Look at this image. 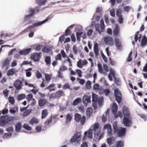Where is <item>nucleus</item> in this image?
<instances>
[{"label":"nucleus","instance_id":"4be33fe9","mask_svg":"<svg viewBox=\"0 0 147 147\" xmlns=\"http://www.w3.org/2000/svg\"><path fill=\"white\" fill-rule=\"evenodd\" d=\"M47 102L45 99H40L38 101L39 106L40 107L44 106Z\"/></svg>","mask_w":147,"mask_h":147},{"label":"nucleus","instance_id":"a211bd4d","mask_svg":"<svg viewBox=\"0 0 147 147\" xmlns=\"http://www.w3.org/2000/svg\"><path fill=\"white\" fill-rule=\"evenodd\" d=\"M115 45L118 49H120L121 47V42L120 39L118 38L115 39Z\"/></svg>","mask_w":147,"mask_h":147},{"label":"nucleus","instance_id":"9d476101","mask_svg":"<svg viewBox=\"0 0 147 147\" xmlns=\"http://www.w3.org/2000/svg\"><path fill=\"white\" fill-rule=\"evenodd\" d=\"M104 41L107 44L112 46L113 44V40L112 37L110 36L104 37Z\"/></svg>","mask_w":147,"mask_h":147},{"label":"nucleus","instance_id":"4c0bfd02","mask_svg":"<svg viewBox=\"0 0 147 147\" xmlns=\"http://www.w3.org/2000/svg\"><path fill=\"white\" fill-rule=\"evenodd\" d=\"M52 116H51L50 118L48 119L45 121V124L46 126H48L51 123L52 121Z\"/></svg>","mask_w":147,"mask_h":147},{"label":"nucleus","instance_id":"4468645a","mask_svg":"<svg viewBox=\"0 0 147 147\" xmlns=\"http://www.w3.org/2000/svg\"><path fill=\"white\" fill-rule=\"evenodd\" d=\"M80 135L79 133L78 132L76 133L71 139V142H74L75 141H77L78 143V141H80V140L78 139L80 138Z\"/></svg>","mask_w":147,"mask_h":147},{"label":"nucleus","instance_id":"9b49d317","mask_svg":"<svg viewBox=\"0 0 147 147\" xmlns=\"http://www.w3.org/2000/svg\"><path fill=\"white\" fill-rule=\"evenodd\" d=\"M122 12V11L121 9H119L117 10L116 13V15L119 17V21L120 23H122L123 22V19L121 14Z\"/></svg>","mask_w":147,"mask_h":147},{"label":"nucleus","instance_id":"dca6fc26","mask_svg":"<svg viewBox=\"0 0 147 147\" xmlns=\"http://www.w3.org/2000/svg\"><path fill=\"white\" fill-rule=\"evenodd\" d=\"M124 117H131L129 109L127 107H124L123 110Z\"/></svg>","mask_w":147,"mask_h":147},{"label":"nucleus","instance_id":"39448f33","mask_svg":"<svg viewBox=\"0 0 147 147\" xmlns=\"http://www.w3.org/2000/svg\"><path fill=\"white\" fill-rule=\"evenodd\" d=\"M116 101L120 103L121 100L122 95L120 91L118 89H116L114 91Z\"/></svg>","mask_w":147,"mask_h":147},{"label":"nucleus","instance_id":"2f4dec72","mask_svg":"<svg viewBox=\"0 0 147 147\" xmlns=\"http://www.w3.org/2000/svg\"><path fill=\"white\" fill-rule=\"evenodd\" d=\"M55 87V85L54 84H50L48 87L45 88V89H48L50 90V92H51L52 91L55 90V89L54 88Z\"/></svg>","mask_w":147,"mask_h":147},{"label":"nucleus","instance_id":"ea45409f","mask_svg":"<svg viewBox=\"0 0 147 147\" xmlns=\"http://www.w3.org/2000/svg\"><path fill=\"white\" fill-rule=\"evenodd\" d=\"M92 101L93 102H96L97 101L98 96L94 93L92 94Z\"/></svg>","mask_w":147,"mask_h":147},{"label":"nucleus","instance_id":"7c9ffc66","mask_svg":"<svg viewBox=\"0 0 147 147\" xmlns=\"http://www.w3.org/2000/svg\"><path fill=\"white\" fill-rule=\"evenodd\" d=\"M96 31L98 32L99 34H101L102 32H103L104 30H102L100 25L98 24H96L95 25Z\"/></svg>","mask_w":147,"mask_h":147},{"label":"nucleus","instance_id":"79ce46f5","mask_svg":"<svg viewBox=\"0 0 147 147\" xmlns=\"http://www.w3.org/2000/svg\"><path fill=\"white\" fill-rule=\"evenodd\" d=\"M42 51L44 53H49L51 51V50L50 48H48L47 47H44L42 50Z\"/></svg>","mask_w":147,"mask_h":147},{"label":"nucleus","instance_id":"f8f14e48","mask_svg":"<svg viewBox=\"0 0 147 147\" xmlns=\"http://www.w3.org/2000/svg\"><path fill=\"white\" fill-rule=\"evenodd\" d=\"M88 63V62L86 59H84L83 61L80 59L77 62V66L80 68H82L84 65H86Z\"/></svg>","mask_w":147,"mask_h":147},{"label":"nucleus","instance_id":"774afa93","mask_svg":"<svg viewBox=\"0 0 147 147\" xmlns=\"http://www.w3.org/2000/svg\"><path fill=\"white\" fill-rule=\"evenodd\" d=\"M131 7H130L129 6H126L124 7V10L125 11H127V12L130 10Z\"/></svg>","mask_w":147,"mask_h":147},{"label":"nucleus","instance_id":"052dcab7","mask_svg":"<svg viewBox=\"0 0 147 147\" xmlns=\"http://www.w3.org/2000/svg\"><path fill=\"white\" fill-rule=\"evenodd\" d=\"M33 96L32 94H30L27 96L26 99L28 101L31 100L33 97Z\"/></svg>","mask_w":147,"mask_h":147},{"label":"nucleus","instance_id":"7ed1b4c3","mask_svg":"<svg viewBox=\"0 0 147 147\" xmlns=\"http://www.w3.org/2000/svg\"><path fill=\"white\" fill-rule=\"evenodd\" d=\"M86 118L84 116L82 117L81 115L78 113H76L74 115V120L76 122H80L82 125H83L85 122Z\"/></svg>","mask_w":147,"mask_h":147},{"label":"nucleus","instance_id":"de8ad7c7","mask_svg":"<svg viewBox=\"0 0 147 147\" xmlns=\"http://www.w3.org/2000/svg\"><path fill=\"white\" fill-rule=\"evenodd\" d=\"M32 110L30 109L26 110L23 113V115L24 117L26 116L31 112Z\"/></svg>","mask_w":147,"mask_h":147},{"label":"nucleus","instance_id":"5701e85b","mask_svg":"<svg viewBox=\"0 0 147 147\" xmlns=\"http://www.w3.org/2000/svg\"><path fill=\"white\" fill-rule=\"evenodd\" d=\"M49 114L48 110L47 109L43 110L41 112V118L42 119L45 118Z\"/></svg>","mask_w":147,"mask_h":147},{"label":"nucleus","instance_id":"2eb2a0df","mask_svg":"<svg viewBox=\"0 0 147 147\" xmlns=\"http://www.w3.org/2000/svg\"><path fill=\"white\" fill-rule=\"evenodd\" d=\"M40 57V55L37 53H34L31 56V58L35 61L39 60Z\"/></svg>","mask_w":147,"mask_h":147},{"label":"nucleus","instance_id":"1a4fd4ad","mask_svg":"<svg viewBox=\"0 0 147 147\" xmlns=\"http://www.w3.org/2000/svg\"><path fill=\"white\" fill-rule=\"evenodd\" d=\"M107 129V135L110 137L112 135L111 127L110 125L106 124L103 127V129Z\"/></svg>","mask_w":147,"mask_h":147},{"label":"nucleus","instance_id":"09e8293b","mask_svg":"<svg viewBox=\"0 0 147 147\" xmlns=\"http://www.w3.org/2000/svg\"><path fill=\"white\" fill-rule=\"evenodd\" d=\"M100 27L101 28L102 30H104L105 29V24L104 23V21L103 19L100 20Z\"/></svg>","mask_w":147,"mask_h":147},{"label":"nucleus","instance_id":"864d4df0","mask_svg":"<svg viewBox=\"0 0 147 147\" xmlns=\"http://www.w3.org/2000/svg\"><path fill=\"white\" fill-rule=\"evenodd\" d=\"M46 81L48 82H49L51 79V77L49 74H45Z\"/></svg>","mask_w":147,"mask_h":147},{"label":"nucleus","instance_id":"5fc2aeb1","mask_svg":"<svg viewBox=\"0 0 147 147\" xmlns=\"http://www.w3.org/2000/svg\"><path fill=\"white\" fill-rule=\"evenodd\" d=\"M88 137L89 138H91L92 137V130L90 129L88 133Z\"/></svg>","mask_w":147,"mask_h":147},{"label":"nucleus","instance_id":"bb28decb","mask_svg":"<svg viewBox=\"0 0 147 147\" xmlns=\"http://www.w3.org/2000/svg\"><path fill=\"white\" fill-rule=\"evenodd\" d=\"M81 102L82 99L81 98H77L72 103V105L74 106H76V105H78Z\"/></svg>","mask_w":147,"mask_h":147},{"label":"nucleus","instance_id":"ddd939ff","mask_svg":"<svg viewBox=\"0 0 147 147\" xmlns=\"http://www.w3.org/2000/svg\"><path fill=\"white\" fill-rule=\"evenodd\" d=\"M83 102L85 106H86L88 103L91 102L90 97L84 95L83 98Z\"/></svg>","mask_w":147,"mask_h":147},{"label":"nucleus","instance_id":"b1692460","mask_svg":"<svg viewBox=\"0 0 147 147\" xmlns=\"http://www.w3.org/2000/svg\"><path fill=\"white\" fill-rule=\"evenodd\" d=\"M74 26V25H72L69 26L66 29L65 31V35L66 36L70 35L71 33L70 28H72Z\"/></svg>","mask_w":147,"mask_h":147},{"label":"nucleus","instance_id":"f704fd0d","mask_svg":"<svg viewBox=\"0 0 147 147\" xmlns=\"http://www.w3.org/2000/svg\"><path fill=\"white\" fill-rule=\"evenodd\" d=\"M22 127V125L21 123L20 122H18L15 125V130L16 131H20Z\"/></svg>","mask_w":147,"mask_h":147},{"label":"nucleus","instance_id":"e433bc0d","mask_svg":"<svg viewBox=\"0 0 147 147\" xmlns=\"http://www.w3.org/2000/svg\"><path fill=\"white\" fill-rule=\"evenodd\" d=\"M45 61L47 65H50L51 63V59L50 57H46L45 58Z\"/></svg>","mask_w":147,"mask_h":147},{"label":"nucleus","instance_id":"c85d7f7f","mask_svg":"<svg viewBox=\"0 0 147 147\" xmlns=\"http://www.w3.org/2000/svg\"><path fill=\"white\" fill-rule=\"evenodd\" d=\"M16 72V70L14 68H12L8 71L7 75L8 76H13Z\"/></svg>","mask_w":147,"mask_h":147},{"label":"nucleus","instance_id":"aec40b11","mask_svg":"<svg viewBox=\"0 0 147 147\" xmlns=\"http://www.w3.org/2000/svg\"><path fill=\"white\" fill-rule=\"evenodd\" d=\"M31 50V48H29L24 50H21L19 52V53L20 55H26L29 54Z\"/></svg>","mask_w":147,"mask_h":147},{"label":"nucleus","instance_id":"4d7b16f0","mask_svg":"<svg viewBox=\"0 0 147 147\" xmlns=\"http://www.w3.org/2000/svg\"><path fill=\"white\" fill-rule=\"evenodd\" d=\"M110 72L109 74L112 75L113 78L115 77V72L114 70L112 68L110 69Z\"/></svg>","mask_w":147,"mask_h":147},{"label":"nucleus","instance_id":"a878e982","mask_svg":"<svg viewBox=\"0 0 147 147\" xmlns=\"http://www.w3.org/2000/svg\"><path fill=\"white\" fill-rule=\"evenodd\" d=\"M117 110V106L115 103H113L112 107V112L115 115Z\"/></svg>","mask_w":147,"mask_h":147},{"label":"nucleus","instance_id":"423d86ee","mask_svg":"<svg viewBox=\"0 0 147 147\" xmlns=\"http://www.w3.org/2000/svg\"><path fill=\"white\" fill-rule=\"evenodd\" d=\"M99 125L98 123H96L93 125V129L94 131V134L96 137H98L100 134L101 129L99 127Z\"/></svg>","mask_w":147,"mask_h":147},{"label":"nucleus","instance_id":"e2e57ef3","mask_svg":"<svg viewBox=\"0 0 147 147\" xmlns=\"http://www.w3.org/2000/svg\"><path fill=\"white\" fill-rule=\"evenodd\" d=\"M76 72L79 77H81L82 76V72L80 70L78 69L76 71Z\"/></svg>","mask_w":147,"mask_h":147},{"label":"nucleus","instance_id":"338daca9","mask_svg":"<svg viewBox=\"0 0 147 147\" xmlns=\"http://www.w3.org/2000/svg\"><path fill=\"white\" fill-rule=\"evenodd\" d=\"M36 76L38 78H40L42 76V75L41 73L38 71H37L36 73Z\"/></svg>","mask_w":147,"mask_h":147},{"label":"nucleus","instance_id":"cd10ccee","mask_svg":"<svg viewBox=\"0 0 147 147\" xmlns=\"http://www.w3.org/2000/svg\"><path fill=\"white\" fill-rule=\"evenodd\" d=\"M93 112V109L91 107L88 108L86 112V115L88 117H89L92 115Z\"/></svg>","mask_w":147,"mask_h":147},{"label":"nucleus","instance_id":"0eeeda50","mask_svg":"<svg viewBox=\"0 0 147 147\" xmlns=\"http://www.w3.org/2000/svg\"><path fill=\"white\" fill-rule=\"evenodd\" d=\"M132 118L131 117H124L123 120V123L124 125L127 127H129L131 123Z\"/></svg>","mask_w":147,"mask_h":147},{"label":"nucleus","instance_id":"c756f323","mask_svg":"<svg viewBox=\"0 0 147 147\" xmlns=\"http://www.w3.org/2000/svg\"><path fill=\"white\" fill-rule=\"evenodd\" d=\"M94 50L96 55H97L98 54L99 50L98 44L96 43H94Z\"/></svg>","mask_w":147,"mask_h":147},{"label":"nucleus","instance_id":"a18cd8bd","mask_svg":"<svg viewBox=\"0 0 147 147\" xmlns=\"http://www.w3.org/2000/svg\"><path fill=\"white\" fill-rule=\"evenodd\" d=\"M26 97V95L24 94H20L18 96V100H20L23 99L25 98Z\"/></svg>","mask_w":147,"mask_h":147},{"label":"nucleus","instance_id":"3c124183","mask_svg":"<svg viewBox=\"0 0 147 147\" xmlns=\"http://www.w3.org/2000/svg\"><path fill=\"white\" fill-rule=\"evenodd\" d=\"M23 127L28 130H30L31 129V127L28 124H24L23 126Z\"/></svg>","mask_w":147,"mask_h":147},{"label":"nucleus","instance_id":"a19ab883","mask_svg":"<svg viewBox=\"0 0 147 147\" xmlns=\"http://www.w3.org/2000/svg\"><path fill=\"white\" fill-rule=\"evenodd\" d=\"M38 122V120L34 117L32 118L30 121L29 123L30 124L36 123Z\"/></svg>","mask_w":147,"mask_h":147},{"label":"nucleus","instance_id":"49530a36","mask_svg":"<svg viewBox=\"0 0 147 147\" xmlns=\"http://www.w3.org/2000/svg\"><path fill=\"white\" fill-rule=\"evenodd\" d=\"M9 102L12 105H14L15 103V100L12 96H9L8 98Z\"/></svg>","mask_w":147,"mask_h":147},{"label":"nucleus","instance_id":"6e6552de","mask_svg":"<svg viewBox=\"0 0 147 147\" xmlns=\"http://www.w3.org/2000/svg\"><path fill=\"white\" fill-rule=\"evenodd\" d=\"M14 86L17 90H20L22 88L23 85L22 81L19 80H16L13 84Z\"/></svg>","mask_w":147,"mask_h":147},{"label":"nucleus","instance_id":"bf43d9fd","mask_svg":"<svg viewBox=\"0 0 147 147\" xmlns=\"http://www.w3.org/2000/svg\"><path fill=\"white\" fill-rule=\"evenodd\" d=\"M77 81L79 82L80 84L82 85L85 82V81L84 80L80 79L78 78H77Z\"/></svg>","mask_w":147,"mask_h":147},{"label":"nucleus","instance_id":"37998d69","mask_svg":"<svg viewBox=\"0 0 147 147\" xmlns=\"http://www.w3.org/2000/svg\"><path fill=\"white\" fill-rule=\"evenodd\" d=\"M97 66L99 72L101 74H103L104 72L103 71L102 65L100 63H98Z\"/></svg>","mask_w":147,"mask_h":147},{"label":"nucleus","instance_id":"58836bf2","mask_svg":"<svg viewBox=\"0 0 147 147\" xmlns=\"http://www.w3.org/2000/svg\"><path fill=\"white\" fill-rule=\"evenodd\" d=\"M124 146V142L123 140L118 141L116 147H123Z\"/></svg>","mask_w":147,"mask_h":147},{"label":"nucleus","instance_id":"6ab92c4d","mask_svg":"<svg viewBox=\"0 0 147 147\" xmlns=\"http://www.w3.org/2000/svg\"><path fill=\"white\" fill-rule=\"evenodd\" d=\"M73 118V115L72 114H68L66 116L65 123L66 124L70 123L72 120Z\"/></svg>","mask_w":147,"mask_h":147},{"label":"nucleus","instance_id":"20e7f679","mask_svg":"<svg viewBox=\"0 0 147 147\" xmlns=\"http://www.w3.org/2000/svg\"><path fill=\"white\" fill-rule=\"evenodd\" d=\"M126 129L125 128L120 127L116 130V131L114 133V134H116L117 136L121 137L123 136H125V134Z\"/></svg>","mask_w":147,"mask_h":147},{"label":"nucleus","instance_id":"412c9836","mask_svg":"<svg viewBox=\"0 0 147 147\" xmlns=\"http://www.w3.org/2000/svg\"><path fill=\"white\" fill-rule=\"evenodd\" d=\"M10 62V60L8 58L4 59L1 63V65L3 67H5L8 66Z\"/></svg>","mask_w":147,"mask_h":147},{"label":"nucleus","instance_id":"f3484780","mask_svg":"<svg viewBox=\"0 0 147 147\" xmlns=\"http://www.w3.org/2000/svg\"><path fill=\"white\" fill-rule=\"evenodd\" d=\"M64 95V92L62 90H59L55 93L54 97L57 98H59L61 97Z\"/></svg>","mask_w":147,"mask_h":147},{"label":"nucleus","instance_id":"6e6d98bb","mask_svg":"<svg viewBox=\"0 0 147 147\" xmlns=\"http://www.w3.org/2000/svg\"><path fill=\"white\" fill-rule=\"evenodd\" d=\"M115 115V117L117 118L118 117H120L121 118H122L123 117L122 113L120 111H118L117 114Z\"/></svg>","mask_w":147,"mask_h":147},{"label":"nucleus","instance_id":"69168bd1","mask_svg":"<svg viewBox=\"0 0 147 147\" xmlns=\"http://www.w3.org/2000/svg\"><path fill=\"white\" fill-rule=\"evenodd\" d=\"M70 86L68 83H66L63 85V88L64 89H66L70 88Z\"/></svg>","mask_w":147,"mask_h":147},{"label":"nucleus","instance_id":"393cba45","mask_svg":"<svg viewBox=\"0 0 147 147\" xmlns=\"http://www.w3.org/2000/svg\"><path fill=\"white\" fill-rule=\"evenodd\" d=\"M120 32V28L119 26L117 25L113 30V34L115 36H118Z\"/></svg>","mask_w":147,"mask_h":147},{"label":"nucleus","instance_id":"680f3d73","mask_svg":"<svg viewBox=\"0 0 147 147\" xmlns=\"http://www.w3.org/2000/svg\"><path fill=\"white\" fill-rule=\"evenodd\" d=\"M17 107H14L12 108L11 109L9 110V112L11 113L14 114L16 113V110L17 109Z\"/></svg>","mask_w":147,"mask_h":147},{"label":"nucleus","instance_id":"c9c22d12","mask_svg":"<svg viewBox=\"0 0 147 147\" xmlns=\"http://www.w3.org/2000/svg\"><path fill=\"white\" fill-rule=\"evenodd\" d=\"M107 142L109 145H111L113 143V142L115 141V138H108L107 139Z\"/></svg>","mask_w":147,"mask_h":147},{"label":"nucleus","instance_id":"72a5a7b5","mask_svg":"<svg viewBox=\"0 0 147 147\" xmlns=\"http://www.w3.org/2000/svg\"><path fill=\"white\" fill-rule=\"evenodd\" d=\"M142 45L145 46L147 44V38L145 36H144L141 41Z\"/></svg>","mask_w":147,"mask_h":147},{"label":"nucleus","instance_id":"f03ea898","mask_svg":"<svg viewBox=\"0 0 147 147\" xmlns=\"http://www.w3.org/2000/svg\"><path fill=\"white\" fill-rule=\"evenodd\" d=\"M49 18H47L45 20L42 21L38 22H37L35 23L33 25L30 26L26 28L24 30V31L26 32H28L30 30H32V29L35 27V26H38L41 25L42 24H44L45 22H47L49 20Z\"/></svg>","mask_w":147,"mask_h":147},{"label":"nucleus","instance_id":"0e129e2a","mask_svg":"<svg viewBox=\"0 0 147 147\" xmlns=\"http://www.w3.org/2000/svg\"><path fill=\"white\" fill-rule=\"evenodd\" d=\"M42 47V45H37L35 48V49L36 51H40L41 48Z\"/></svg>","mask_w":147,"mask_h":147},{"label":"nucleus","instance_id":"8fccbe9b","mask_svg":"<svg viewBox=\"0 0 147 147\" xmlns=\"http://www.w3.org/2000/svg\"><path fill=\"white\" fill-rule=\"evenodd\" d=\"M72 49L75 55H76L78 52V49L76 45H74L73 46Z\"/></svg>","mask_w":147,"mask_h":147},{"label":"nucleus","instance_id":"f257e3e1","mask_svg":"<svg viewBox=\"0 0 147 147\" xmlns=\"http://www.w3.org/2000/svg\"><path fill=\"white\" fill-rule=\"evenodd\" d=\"M15 119L14 117H9L7 115L2 116L0 117V126L4 127L7 124H11L13 123Z\"/></svg>","mask_w":147,"mask_h":147},{"label":"nucleus","instance_id":"473e14b6","mask_svg":"<svg viewBox=\"0 0 147 147\" xmlns=\"http://www.w3.org/2000/svg\"><path fill=\"white\" fill-rule=\"evenodd\" d=\"M46 2V0H36V3L39 5H44Z\"/></svg>","mask_w":147,"mask_h":147},{"label":"nucleus","instance_id":"c03bdc74","mask_svg":"<svg viewBox=\"0 0 147 147\" xmlns=\"http://www.w3.org/2000/svg\"><path fill=\"white\" fill-rule=\"evenodd\" d=\"M32 16V15L31 14H28L25 16L24 18V21L25 22L30 20Z\"/></svg>","mask_w":147,"mask_h":147},{"label":"nucleus","instance_id":"603ef678","mask_svg":"<svg viewBox=\"0 0 147 147\" xmlns=\"http://www.w3.org/2000/svg\"><path fill=\"white\" fill-rule=\"evenodd\" d=\"M110 92L111 91L109 89H105L104 90L103 93L107 96L109 94Z\"/></svg>","mask_w":147,"mask_h":147},{"label":"nucleus","instance_id":"13d9d810","mask_svg":"<svg viewBox=\"0 0 147 147\" xmlns=\"http://www.w3.org/2000/svg\"><path fill=\"white\" fill-rule=\"evenodd\" d=\"M113 127L114 130V132L116 131L117 129H118L119 127H118L117 125V123H114L113 125Z\"/></svg>","mask_w":147,"mask_h":147}]
</instances>
